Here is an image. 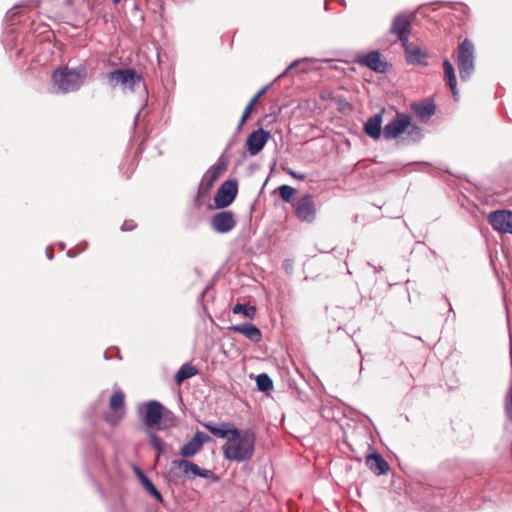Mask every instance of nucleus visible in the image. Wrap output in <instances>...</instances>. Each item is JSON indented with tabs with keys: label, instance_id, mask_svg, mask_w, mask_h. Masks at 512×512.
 <instances>
[{
	"label": "nucleus",
	"instance_id": "nucleus-1",
	"mask_svg": "<svg viewBox=\"0 0 512 512\" xmlns=\"http://www.w3.org/2000/svg\"><path fill=\"white\" fill-rule=\"evenodd\" d=\"M405 134L407 144L419 143L424 137L423 129L412 123L411 116L407 113L397 112L396 115L383 127L385 139H396Z\"/></svg>",
	"mask_w": 512,
	"mask_h": 512
},
{
	"label": "nucleus",
	"instance_id": "nucleus-2",
	"mask_svg": "<svg viewBox=\"0 0 512 512\" xmlns=\"http://www.w3.org/2000/svg\"><path fill=\"white\" fill-rule=\"evenodd\" d=\"M255 434L251 430L233 431V436L222 446L224 457L229 461L246 462L254 455Z\"/></svg>",
	"mask_w": 512,
	"mask_h": 512
},
{
	"label": "nucleus",
	"instance_id": "nucleus-3",
	"mask_svg": "<svg viewBox=\"0 0 512 512\" xmlns=\"http://www.w3.org/2000/svg\"><path fill=\"white\" fill-rule=\"evenodd\" d=\"M87 78V68L80 64L76 67L60 66L52 73V82L58 93L68 94L78 91Z\"/></svg>",
	"mask_w": 512,
	"mask_h": 512
},
{
	"label": "nucleus",
	"instance_id": "nucleus-4",
	"mask_svg": "<svg viewBox=\"0 0 512 512\" xmlns=\"http://www.w3.org/2000/svg\"><path fill=\"white\" fill-rule=\"evenodd\" d=\"M107 79L112 88L120 84L123 89H129L130 91L141 89L143 95L147 96L145 81L135 69H115L108 73Z\"/></svg>",
	"mask_w": 512,
	"mask_h": 512
},
{
	"label": "nucleus",
	"instance_id": "nucleus-5",
	"mask_svg": "<svg viewBox=\"0 0 512 512\" xmlns=\"http://www.w3.org/2000/svg\"><path fill=\"white\" fill-rule=\"evenodd\" d=\"M456 62L461 81H469L476 69V55L474 43L468 38L459 43Z\"/></svg>",
	"mask_w": 512,
	"mask_h": 512
},
{
	"label": "nucleus",
	"instance_id": "nucleus-6",
	"mask_svg": "<svg viewBox=\"0 0 512 512\" xmlns=\"http://www.w3.org/2000/svg\"><path fill=\"white\" fill-rule=\"evenodd\" d=\"M238 193V182L236 179L224 181L214 196V204L217 209H224L230 206Z\"/></svg>",
	"mask_w": 512,
	"mask_h": 512
},
{
	"label": "nucleus",
	"instance_id": "nucleus-7",
	"mask_svg": "<svg viewBox=\"0 0 512 512\" xmlns=\"http://www.w3.org/2000/svg\"><path fill=\"white\" fill-rule=\"evenodd\" d=\"M164 410V406L156 400H150L138 407L139 414L143 415V421L149 428L160 424L165 415Z\"/></svg>",
	"mask_w": 512,
	"mask_h": 512
},
{
	"label": "nucleus",
	"instance_id": "nucleus-8",
	"mask_svg": "<svg viewBox=\"0 0 512 512\" xmlns=\"http://www.w3.org/2000/svg\"><path fill=\"white\" fill-rule=\"evenodd\" d=\"M355 62L379 74L387 73L392 66L389 62L382 59V55L378 50L357 56Z\"/></svg>",
	"mask_w": 512,
	"mask_h": 512
},
{
	"label": "nucleus",
	"instance_id": "nucleus-9",
	"mask_svg": "<svg viewBox=\"0 0 512 512\" xmlns=\"http://www.w3.org/2000/svg\"><path fill=\"white\" fill-rule=\"evenodd\" d=\"M294 211L299 221L312 223L317 215L313 196L311 194L301 196L294 204Z\"/></svg>",
	"mask_w": 512,
	"mask_h": 512
},
{
	"label": "nucleus",
	"instance_id": "nucleus-10",
	"mask_svg": "<svg viewBox=\"0 0 512 512\" xmlns=\"http://www.w3.org/2000/svg\"><path fill=\"white\" fill-rule=\"evenodd\" d=\"M186 463H189L188 459L172 460L163 472L166 482L172 485L180 484L184 476L190 474Z\"/></svg>",
	"mask_w": 512,
	"mask_h": 512
},
{
	"label": "nucleus",
	"instance_id": "nucleus-11",
	"mask_svg": "<svg viewBox=\"0 0 512 512\" xmlns=\"http://www.w3.org/2000/svg\"><path fill=\"white\" fill-rule=\"evenodd\" d=\"M488 222L491 227L500 233L512 234V212L509 210H496L489 214Z\"/></svg>",
	"mask_w": 512,
	"mask_h": 512
},
{
	"label": "nucleus",
	"instance_id": "nucleus-12",
	"mask_svg": "<svg viewBox=\"0 0 512 512\" xmlns=\"http://www.w3.org/2000/svg\"><path fill=\"white\" fill-rule=\"evenodd\" d=\"M211 440L212 438L208 434L198 430L193 437L180 448L179 454L183 459L191 458L201 450L205 443Z\"/></svg>",
	"mask_w": 512,
	"mask_h": 512
},
{
	"label": "nucleus",
	"instance_id": "nucleus-13",
	"mask_svg": "<svg viewBox=\"0 0 512 512\" xmlns=\"http://www.w3.org/2000/svg\"><path fill=\"white\" fill-rule=\"evenodd\" d=\"M236 226L234 214L231 211H220L213 215L210 221V227L213 231L225 234L233 230Z\"/></svg>",
	"mask_w": 512,
	"mask_h": 512
},
{
	"label": "nucleus",
	"instance_id": "nucleus-14",
	"mask_svg": "<svg viewBox=\"0 0 512 512\" xmlns=\"http://www.w3.org/2000/svg\"><path fill=\"white\" fill-rule=\"evenodd\" d=\"M271 134L262 128L253 131L246 140V148L251 156L257 155L262 151Z\"/></svg>",
	"mask_w": 512,
	"mask_h": 512
},
{
	"label": "nucleus",
	"instance_id": "nucleus-15",
	"mask_svg": "<svg viewBox=\"0 0 512 512\" xmlns=\"http://www.w3.org/2000/svg\"><path fill=\"white\" fill-rule=\"evenodd\" d=\"M410 109L420 122L427 123L435 115L436 105L432 98H426L421 101L412 102Z\"/></svg>",
	"mask_w": 512,
	"mask_h": 512
},
{
	"label": "nucleus",
	"instance_id": "nucleus-16",
	"mask_svg": "<svg viewBox=\"0 0 512 512\" xmlns=\"http://www.w3.org/2000/svg\"><path fill=\"white\" fill-rule=\"evenodd\" d=\"M403 45L405 60L408 64L414 66H428V54L419 46L406 42Z\"/></svg>",
	"mask_w": 512,
	"mask_h": 512
},
{
	"label": "nucleus",
	"instance_id": "nucleus-17",
	"mask_svg": "<svg viewBox=\"0 0 512 512\" xmlns=\"http://www.w3.org/2000/svg\"><path fill=\"white\" fill-rule=\"evenodd\" d=\"M411 30V22L403 14H397L390 28V32L398 37L402 44L408 42V35Z\"/></svg>",
	"mask_w": 512,
	"mask_h": 512
},
{
	"label": "nucleus",
	"instance_id": "nucleus-18",
	"mask_svg": "<svg viewBox=\"0 0 512 512\" xmlns=\"http://www.w3.org/2000/svg\"><path fill=\"white\" fill-rule=\"evenodd\" d=\"M228 330L244 335L253 343H259L262 340L261 330L251 322L231 325Z\"/></svg>",
	"mask_w": 512,
	"mask_h": 512
},
{
	"label": "nucleus",
	"instance_id": "nucleus-19",
	"mask_svg": "<svg viewBox=\"0 0 512 512\" xmlns=\"http://www.w3.org/2000/svg\"><path fill=\"white\" fill-rule=\"evenodd\" d=\"M203 427L207 429L213 436L228 440L233 436V431L238 430L229 422L214 423L209 421L203 423Z\"/></svg>",
	"mask_w": 512,
	"mask_h": 512
},
{
	"label": "nucleus",
	"instance_id": "nucleus-20",
	"mask_svg": "<svg viewBox=\"0 0 512 512\" xmlns=\"http://www.w3.org/2000/svg\"><path fill=\"white\" fill-rule=\"evenodd\" d=\"M366 465L375 475L378 476L387 474L390 469L388 462L382 455L376 452H373L366 457Z\"/></svg>",
	"mask_w": 512,
	"mask_h": 512
},
{
	"label": "nucleus",
	"instance_id": "nucleus-21",
	"mask_svg": "<svg viewBox=\"0 0 512 512\" xmlns=\"http://www.w3.org/2000/svg\"><path fill=\"white\" fill-rule=\"evenodd\" d=\"M382 120V113H377L367 119L364 124V132L367 134V136L374 140H377L381 137L383 134Z\"/></svg>",
	"mask_w": 512,
	"mask_h": 512
},
{
	"label": "nucleus",
	"instance_id": "nucleus-22",
	"mask_svg": "<svg viewBox=\"0 0 512 512\" xmlns=\"http://www.w3.org/2000/svg\"><path fill=\"white\" fill-rule=\"evenodd\" d=\"M443 70H444V76L447 80V84L451 90V93L453 95L454 100L458 99V89H457V79L455 74V69L453 64L449 59H444L442 62Z\"/></svg>",
	"mask_w": 512,
	"mask_h": 512
},
{
	"label": "nucleus",
	"instance_id": "nucleus-23",
	"mask_svg": "<svg viewBox=\"0 0 512 512\" xmlns=\"http://www.w3.org/2000/svg\"><path fill=\"white\" fill-rule=\"evenodd\" d=\"M227 165L224 161H218L217 164L212 165L206 175V184L208 187H213L214 182L221 176V174L226 170Z\"/></svg>",
	"mask_w": 512,
	"mask_h": 512
},
{
	"label": "nucleus",
	"instance_id": "nucleus-24",
	"mask_svg": "<svg viewBox=\"0 0 512 512\" xmlns=\"http://www.w3.org/2000/svg\"><path fill=\"white\" fill-rule=\"evenodd\" d=\"M197 373L198 369L195 366L189 363H185L176 372L174 380L177 384H181L185 380L194 377Z\"/></svg>",
	"mask_w": 512,
	"mask_h": 512
},
{
	"label": "nucleus",
	"instance_id": "nucleus-25",
	"mask_svg": "<svg viewBox=\"0 0 512 512\" xmlns=\"http://www.w3.org/2000/svg\"><path fill=\"white\" fill-rule=\"evenodd\" d=\"M139 482L142 485L143 489L150 496H152L156 501L163 503L164 499L162 494L159 492V490L156 488L152 480L146 474L139 479Z\"/></svg>",
	"mask_w": 512,
	"mask_h": 512
},
{
	"label": "nucleus",
	"instance_id": "nucleus-26",
	"mask_svg": "<svg viewBox=\"0 0 512 512\" xmlns=\"http://www.w3.org/2000/svg\"><path fill=\"white\" fill-rule=\"evenodd\" d=\"M234 314H242L244 317L252 320L256 315V307L248 304L237 303L233 308Z\"/></svg>",
	"mask_w": 512,
	"mask_h": 512
},
{
	"label": "nucleus",
	"instance_id": "nucleus-27",
	"mask_svg": "<svg viewBox=\"0 0 512 512\" xmlns=\"http://www.w3.org/2000/svg\"><path fill=\"white\" fill-rule=\"evenodd\" d=\"M211 188L212 187H208V184H206V175H204L199 183L197 195L194 200L196 206L200 207L202 205V200L209 197Z\"/></svg>",
	"mask_w": 512,
	"mask_h": 512
},
{
	"label": "nucleus",
	"instance_id": "nucleus-28",
	"mask_svg": "<svg viewBox=\"0 0 512 512\" xmlns=\"http://www.w3.org/2000/svg\"><path fill=\"white\" fill-rule=\"evenodd\" d=\"M256 386L260 392H268L273 388V380L266 373H261L256 377Z\"/></svg>",
	"mask_w": 512,
	"mask_h": 512
},
{
	"label": "nucleus",
	"instance_id": "nucleus-29",
	"mask_svg": "<svg viewBox=\"0 0 512 512\" xmlns=\"http://www.w3.org/2000/svg\"><path fill=\"white\" fill-rule=\"evenodd\" d=\"M151 446L157 451L158 457L166 453L165 442L154 432H148Z\"/></svg>",
	"mask_w": 512,
	"mask_h": 512
},
{
	"label": "nucleus",
	"instance_id": "nucleus-30",
	"mask_svg": "<svg viewBox=\"0 0 512 512\" xmlns=\"http://www.w3.org/2000/svg\"><path fill=\"white\" fill-rule=\"evenodd\" d=\"M186 466L189 469V473L194 477H200L204 479H208L213 475L211 470L200 468L197 464L189 460V463H186Z\"/></svg>",
	"mask_w": 512,
	"mask_h": 512
},
{
	"label": "nucleus",
	"instance_id": "nucleus-31",
	"mask_svg": "<svg viewBox=\"0 0 512 512\" xmlns=\"http://www.w3.org/2000/svg\"><path fill=\"white\" fill-rule=\"evenodd\" d=\"M279 195L284 202L290 203L293 199L294 194L296 193V189L283 184L278 187Z\"/></svg>",
	"mask_w": 512,
	"mask_h": 512
},
{
	"label": "nucleus",
	"instance_id": "nucleus-32",
	"mask_svg": "<svg viewBox=\"0 0 512 512\" xmlns=\"http://www.w3.org/2000/svg\"><path fill=\"white\" fill-rule=\"evenodd\" d=\"M125 404V395L121 391H116L110 398V407L113 410L121 409Z\"/></svg>",
	"mask_w": 512,
	"mask_h": 512
},
{
	"label": "nucleus",
	"instance_id": "nucleus-33",
	"mask_svg": "<svg viewBox=\"0 0 512 512\" xmlns=\"http://www.w3.org/2000/svg\"><path fill=\"white\" fill-rule=\"evenodd\" d=\"M312 61H314L312 58H307V57L306 58H302V59L294 60L293 62H291L289 64V66L286 68V70L281 75H279V77H283L288 71L299 67L301 64L310 63Z\"/></svg>",
	"mask_w": 512,
	"mask_h": 512
},
{
	"label": "nucleus",
	"instance_id": "nucleus-34",
	"mask_svg": "<svg viewBox=\"0 0 512 512\" xmlns=\"http://www.w3.org/2000/svg\"><path fill=\"white\" fill-rule=\"evenodd\" d=\"M253 106H254V101H249V103L245 107V109L243 111V114L241 116V119H240V121L238 123V126H237L238 129H240L242 127V125L244 124L246 119L249 117V115H250V113L252 111Z\"/></svg>",
	"mask_w": 512,
	"mask_h": 512
},
{
	"label": "nucleus",
	"instance_id": "nucleus-35",
	"mask_svg": "<svg viewBox=\"0 0 512 512\" xmlns=\"http://www.w3.org/2000/svg\"><path fill=\"white\" fill-rule=\"evenodd\" d=\"M16 9H17V7H13V8H11V9L6 13V15H5V21H6L7 23H11V24H13V23H14V21H15V19H16V17H17V14H18V12L16 11Z\"/></svg>",
	"mask_w": 512,
	"mask_h": 512
},
{
	"label": "nucleus",
	"instance_id": "nucleus-36",
	"mask_svg": "<svg viewBox=\"0 0 512 512\" xmlns=\"http://www.w3.org/2000/svg\"><path fill=\"white\" fill-rule=\"evenodd\" d=\"M284 171L290 175L291 177L297 179V180H304L306 178V174L305 173H300V172H297V171H294L290 168H287L285 169L284 168Z\"/></svg>",
	"mask_w": 512,
	"mask_h": 512
},
{
	"label": "nucleus",
	"instance_id": "nucleus-37",
	"mask_svg": "<svg viewBox=\"0 0 512 512\" xmlns=\"http://www.w3.org/2000/svg\"><path fill=\"white\" fill-rule=\"evenodd\" d=\"M136 228V224L133 220H125L123 224L121 225V230L123 232L132 231Z\"/></svg>",
	"mask_w": 512,
	"mask_h": 512
},
{
	"label": "nucleus",
	"instance_id": "nucleus-38",
	"mask_svg": "<svg viewBox=\"0 0 512 512\" xmlns=\"http://www.w3.org/2000/svg\"><path fill=\"white\" fill-rule=\"evenodd\" d=\"M269 85L264 86L261 90H259L254 97L250 101H254V104L257 102V100L269 89Z\"/></svg>",
	"mask_w": 512,
	"mask_h": 512
},
{
	"label": "nucleus",
	"instance_id": "nucleus-39",
	"mask_svg": "<svg viewBox=\"0 0 512 512\" xmlns=\"http://www.w3.org/2000/svg\"><path fill=\"white\" fill-rule=\"evenodd\" d=\"M133 472L138 480L145 475L143 470L140 467H138L137 465L133 466Z\"/></svg>",
	"mask_w": 512,
	"mask_h": 512
},
{
	"label": "nucleus",
	"instance_id": "nucleus-40",
	"mask_svg": "<svg viewBox=\"0 0 512 512\" xmlns=\"http://www.w3.org/2000/svg\"><path fill=\"white\" fill-rule=\"evenodd\" d=\"M46 257L49 259V260H52L53 257H54V254H53V248L51 246H48L46 248Z\"/></svg>",
	"mask_w": 512,
	"mask_h": 512
},
{
	"label": "nucleus",
	"instance_id": "nucleus-41",
	"mask_svg": "<svg viewBox=\"0 0 512 512\" xmlns=\"http://www.w3.org/2000/svg\"><path fill=\"white\" fill-rule=\"evenodd\" d=\"M106 421L110 423L111 425H116L118 422V418L115 416H108L106 417Z\"/></svg>",
	"mask_w": 512,
	"mask_h": 512
},
{
	"label": "nucleus",
	"instance_id": "nucleus-42",
	"mask_svg": "<svg viewBox=\"0 0 512 512\" xmlns=\"http://www.w3.org/2000/svg\"><path fill=\"white\" fill-rule=\"evenodd\" d=\"M443 299L447 303V305L449 306V313H452L453 315H455L454 310L452 308V305H451L448 297L446 295H443Z\"/></svg>",
	"mask_w": 512,
	"mask_h": 512
},
{
	"label": "nucleus",
	"instance_id": "nucleus-43",
	"mask_svg": "<svg viewBox=\"0 0 512 512\" xmlns=\"http://www.w3.org/2000/svg\"><path fill=\"white\" fill-rule=\"evenodd\" d=\"M67 256L69 258H74V257L77 256V252H74L72 249H70V250L67 251Z\"/></svg>",
	"mask_w": 512,
	"mask_h": 512
},
{
	"label": "nucleus",
	"instance_id": "nucleus-44",
	"mask_svg": "<svg viewBox=\"0 0 512 512\" xmlns=\"http://www.w3.org/2000/svg\"><path fill=\"white\" fill-rule=\"evenodd\" d=\"M369 266L373 267L375 273H379L383 270L381 266H373L371 263H368Z\"/></svg>",
	"mask_w": 512,
	"mask_h": 512
},
{
	"label": "nucleus",
	"instance_id": "nucleus-45",
	"mask_svg": "<svg viewBox=\"0 0 512 512\" xmlns=\"http://www.w3.org/2000/svg\"><path fill=\"white\" fill-rule=\"evenodd\" d=\"M58 246H59V248H60L61 250H64V249H65V247H66V246H65V243H63V242H59Z\"/></svg>",
	"mask_w": 512,
	"mask_h": 512
},
{
	"label": "nucleus",
	"instance_id": "nucleus-46",
	"mask_svg": "<svg viewBox=\"0 0 512 512\" xmlns=\"http://www.w3.org/2000/svg\"><path fill=\"white\" fill-rule=\"evenodd\" d=\"M267 182H268V179H266V180L263 182V185H262V187H261V191L265 188V186H266Z\"/></svg>",
	"mask_w": 512,
	"mask_h": 512
},
{
	"label": "nucleus",
	"instance_id": "nucleus-47",
	"mask_svg": "<svg viewBox=\"0 0 512 512\" xmlns=\"http://www.w3.org/2000/svg\"><path fill=\"white\" fill-rule=\"evenodd\" d=\"M104 357H105V359H106V360H108V359H110V358H111V356H109V355H108V352H105V353H104Z\"/></svg>",
	"mask_w": 512,
	"mask_h": 512
},
{
	"label": "nucleus",
	"instance_id": "nucleus-48",
	"mask_svg": "<svg viewBox=\"0 0 512 512\" xmlns=\"http://www.w3.org/2000/svg\"><path fill=\"white\" fill-rule=\"evenodd\" d=\"M121 0H113V3L117 4L119 3Z\"/></svg>",
	"mask_w": 512,
	"mask_h": 512
},
{
	"label": "nucleus",
	"instance_id": "nucleus-49",
	"mask_svg": "<svg viewBox=\"0 0 512 512\" xmlns=\"http://www.w3.org/2000/svg\"><path fill=\"white\" fill-rule=\"evenodd\" d=\"M139 113L135 116V122L138 120Z\"/></svg>",
	"mask_w": 512,
	"mask_h": 512
},
{
	"label": "nucleus",
	"instance_id": "nucleus-50",
	"mask_svg": "<svg viewBox=\"0 0 512 512\" xmlns=\"http://www.w3.org/2000/svg\"><path fill=\"white\" fill-rule=\"evenodd\" d=\"M167 414L173 416V413L171 411H167Z\"/></svg>",
	"mask_w": 512,
	"mask_h": 512
}]
</instances>
